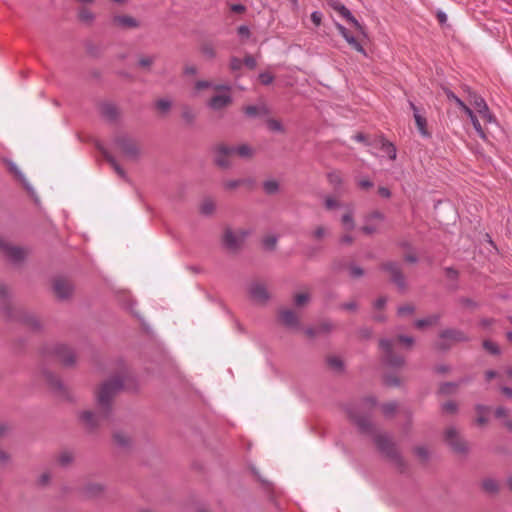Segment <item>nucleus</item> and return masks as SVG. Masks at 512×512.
Returning a JSON list of instances; mask_svg holds the SVG:
<instances>
[{
    "label": "nucleus",
    "instance_id": "4468645a",
    "mask_svg": "<svg viewBox=\"0 0 512 512\" xmlns=\"http://www.w3.org/2000/svg\"><path fill=\"white\" fill-rule=\"evenodd\" d=\"M0 249L4 255L13 263H19L26 257L25 249L18 246H13L2 240H0Z\"/></svg>",
    "mask_w": 512,
    "mask_h": 512
},
{
    "label": "nucleus",
    "instance_id": "13d9d810",
    "mask_svg": "<svg viewBox=\"0 0 512 512\" xmlns=\"http://www.w3.org/2000/svg\"><path fill=\"white\" fill-rule=\"evenodd\" d=\"M245 182H246V180H242V179L228 180V181L224 182V188L227 190H233L241 185H244Z\"/></svg>",
    "mask_w": 512,
    "mask_h": 512
},
{
    "label": "nucleus",
    "instance_id": "3c124183",
    "mask_svg": "<svg viewBox=\"0 0 512 512\" xmlns=\"http://www.w3.org/2000/svg\"><path fill=\"white\" fill-rule=\"evenodd\" d=\"M263 246L267 250H274L277 244V237L276 236H267L262 241Z\"/></svg>",
    "mask_w": 512,
    "mask_h": 512
},
{
    "label": "nucleus",
    "instance_id": "6ab92c4d",
    "mask_svg": "<svg viewBox=\"0 0 512 512\" xmlns=\"http://www.w3.org/2000/svg\"><path fill=\"white\" fill-rule=\"evenodd\" d=\"M99 111L103 118H105L110 123H115L119 116L120 112L118 107L111 102H103L99 105Z\"/></svg>",
    "mask_w": 512,
    "mask_h": 512
},
{
    "label": "nucleus",
    "instance_id": "a19ab883",
    "mask_svg": "<svg viewBox=\"0 0 512 512\" xmlns=\"http://www.w3.org/2000/svg\"><path fill=\"white\" fill-rule=\"evenodd\" d=\"M328 182L333 185L335 188H338L342 185L343 179L341 173L339 171H331L327 174Z\"/></svg>",
    "mask_w": 512,
    "mask_h": 512
},
{
    "label": "nucleus",
    "instance_id": "2f4dec72",
    "mask_svg": "<svg viewBox=\"0 0 512 512\" xmlns=\"http://www.w3.org/2000/svg\"><path fill=\"white\" fill-rule=\"evenodd\" d=\"M200 52L209 60L214 59L217 55L214 45L209 41H205L200 45Z\"/></svg>",
    "mask_w": 512,
    "mask_h": 512
},
{
    "label": "nucleus",
    "instance_id": "58836bf2",
    "mask_svg": "<svg viewBox=\"0 0 512 512\" xmlns=\"http://www.w3.org/2000/svg\"><path fill=\"white\" fill-rule=\"evenodd\" d=\"M482 488L488 493L495 494L499 490V485L496 480L488 478L482 482Z\"/></svg>",
    "mask_w": 512,
    "mask_h": 512
},
{
    "label": "nucleus",
    "instance_id": "dca6fc26",
    "mask_svg": "<svg viewBox=\"0 0 512 512\" xmlns=\"http://www.w3.org/2000/svg\"><path fill=\"white\" fill-rule=\"evenodd\" d=\"M96 148L102 154L104 159L114 169V171L118 174V176L128 181V176L125 170L119 165L115 157L99 142L96 143Z\"/></svg>",
    "mask_w": 512,
    "mask_h": 512
},
{
    "label": "nucleus",
    "instance_id": "4be33fe9",
    "mask_svg": "<svg viewBox=\"0 0 512 512\" xmlns=\"http://www.w3.org/2000/svg\"><path fill=\"white\" fill-rule=\"evenodd\" d=\"M232 103V97L230 94H218L210 98L207 105L209 108L215 111H219Z\"/></svg>",
    "mask_w": 512,
    "mask_h": 512
},
{
    "label": "nucleus",
    "instance_id": "f8f14e48",
    "mask_svg": "<svg viewBox=\"0 0 512 512\" xmlns=\"http://www.w3.org/2000/svg\"><path fill=\"white\" fill-rule=\"evenodd\" d=\"M326 4L328 7L338 12L341 17H343L349 24L353 25L357 30L362 29L361 24L344 4L337 0H327Z\"/></svg>",
    "mask_w": 512,
    "mask_h": 512
},
{
    "label": "nucleus",
    "instance_id": "20e7f679",
    "mask_svg": "<svg viewBox=\"0 0 512 512\" xmlns=\"http://www.w3.org/2000/svg\"><path fill=\"white\" fill-rule=\"evenodd\" d=\"M439 341L435 344V348L439 351H448L456 343L469 342L470 336L461 329L446 328L439 332Z\"/></svg>",
    "mask_w": 512,
    "mask_h": 512
},
{
    "label": "nucleus",
    "instance_id": "473e14b6",
    "mask_svg": "<svg viewBox=\"0 0 512 512\" xmlns=\"http://www.w3.org/2000/svg\"><path fill=\"white\" fill-rule=\"evenodd\" d=\"M475 410L478 414V417L476 419L477 424L484 425L488 422V418L486 417V414L490 411V407L478 404L475 407Z\"/></svg>",
    "mask_w": 512,
    "mask_h": 512
},
{
    "label": "nucleus",
    "instance_id": "4d7b16f0",
    "mask_svg": "<svg viewBox=\"0 0 512 512\" xmlns=\"http://www.w3.org/2000/svg\"><path fill=\"white\" fill-rule=\"evenodd\" d=\"M481 118L486 122V123H495L496 122V118L495 116L490 112V109L489 107L487 106V110L486 111H483V110H479V113H478Z\"/></svg>",
    "mask_w": 512,
    "mask_h": 512
},
{
    "label": "nucleus",
    "instance_id": "393cba45",
    "mask_svg": "<svg viewBox=\"0 0 512 512\" xmlns=\"http://www.w3.org/2000/svg\"><path fill=\"white\" fill-rule=\"evenodd\" d=\"M113 23L126 29H134L140 26V22L129 15H116L113 17Z\"/></svg>",
    "mask_w": 512,
    "mask_h": 512
},
{
    "label": "nucleus",
    "instance_id": "6e6d98bb",
    "mask_svg": "<svg viewBox=\"0 0 512 512\" xmlns=\"http://www.w3.org/2000/svg\"><path fill=\"white\" fill-rule=\"evenodd\" d=\"M341 221L347 230H352L354 228V219L351 213L344 214Z\"/></svg>",
    "mask_w": 512,
    "mask_h": 512
},
{
    "label": "nucleus",
    "instance_id": "0e129e2a",
    "mask_svg": "<svg viewBox=\"0 0 512 512\" xmlns=\"http://www.w3.org/2000/svg\"><path fill=\"white\" fill-rule=\"evenodd\" d=\"M358 335L361 339L368 340L372 337L373 331L369 327H361L358 330Z\"/></svg>",
    "mask_w": 512,
    "mask_h": 512
},
{
    "label": "nucleus",
    "instance_id": "c03bdc74",
    "mask_svg": "<svg viewBox=\"0 0 512 512\" xmlns=\"http://www.w3.org/2000/svg\"><path fill=\"white\" fill-rule=\"evenodd\" d=\"M234 154H238L241 158H250L253 155V150L247 144H242L238 147H235Z\"/></svg>",
    "mask_w": 512,
    "mask_h": 512
},
{
    "label": "nucleus",
    "instance_id": "c9c22d12",
    "mask_svg": "<svg viewBox=\"0 0 512 512\" xmlns=\"http://www.w3.org/2000/svg\"><path fill=\"white\" fill-rule=\"evenodd\" d=\"M57 461L60 466L66 467L74 461V455L71 451L64 450L59 454Z\"/></svg>",
    "mask_w": 512,
    "mask_h": 512
},
{
    "label": "nucleus",
    "instance_id": "a878e982",
    "mask_svg": "<svg viewBox=\"0 0 512 512\" xmlns=\"http://www.w3.org/2000/svg\"><path fill=\"white\" fill-rule=\"evenodd\" d=\"M467 91H468V101L470 102L471 105L474 106L477 113H479V110L486 111L487 103L484 100V98L481 97L480 95H478L476 92L471 91L469 88L467 89Z\"/></svg>",
    "mask_w": 512,
    "mask_h": 512
},
{
    "label": "nucleus",
    "instance_id": "cd10ccee",
    "mask_svg": "<svg viewBox=\"0 0 512 512\" xmlns=\"http://www.w3.org/2000/svg\"><path fill=\"white\" fill-rule=\"evenodd\" d=\"M379 143H380V146H379L380 149L385 154H387L389 159L390 160H395L396 157H397V149H396L395 145L392 142H390L387 139H385L384 137H380Z\"/></svg>",
    "mask_w": 512,
    "mask_h": 512
},
{
    "label": "nucleus",
    "instance_id": "5701e85b",
    "mask_svg": "<svg viewBox=\"0 0 512 512\" xmlns=\"http://www.w3.org/2000/svg\"><path fill=\"white\" fill-rule=\"evenodd\" d=\"M332 329L333 324L330 321H323L314 327H307L304 332L309 338H314L319 335L328 334Z\"/></svg>",
    "mask_w": 512,
    "mask_h": 512
},
{
    "label": "nucleus",
    "instance_id": "f257e3e1",
    "mask_svg": "<svg viewBox=\"0 0 512 512\" xmlns=\"http://www.w3.org/2000/svg\"><path fill=\"white\" fill-rule=\"evenodd\" d=\"M376 404L377 399L373 396H369L362 400V405L368 407L367 412H364L353 405L347 406L346 412L349 419L357 426L361 433L374 436V443L377 449L391 462H393L400 472H403L406 467V463L397 450L395 443L392 442L387 435L375 434V427L371 421V411Z\"/></svg>",
    "mask_w": 512,
    "mask_h": 512
},
{
    "label": "nucleus",
    "instance_id": "ea45409f",
    "mask_svg": "<svg viewBox=\"0 0 512 512\" xmlns=\"http://www.w3.org/2000/svg\"><path fill=\"white\" fill-rule=\"evenodd\" d=\"M156 60V56H141L138 60V66L146 71H150Z\"/></svg>",
    "mask_w": 512,
    "mask_h": 512
},
{
    "label": "nucleus",
    "instance_id": "79ce46f5",
    "mask_svg": "<svg viewBox=\"0 0 512 512\" xmlns=\"http://www.w3.org/2000/svg\"><path fill=\"white\" fill-rule=\"evenodd\" d=\"M94 18H95L94 14L88 8L82 7L79 9L78 19L81 22L92 23Z\"/></svg>",
    "mask_w": 512,
    "mask_h": 512
},
{
    "label": "nucleus",
    "instance_id": "338daca9",
    "mask_svg": "<svg viewBox=\"0 0 512 512\" xmlns=\"http://www.w3.org/2000/svg\"><path fill=\"white\" fill-rule=\"evenodd\" d=\"M384 383L387 386H399L400 385V379L393 375H388L384 379Z\"/></svg>",
    "mask_w": 512,
    "mask_h": 512
},
{
    "label": "nucleus",
    "instance_id": "69168bd1",
    "mask_svg": "<svg viewBox=\"0 0 512 512\" xmlns=\"http://www.w3.org/2000/svg\"><path fill=\"white\" fill-rule=\"evenodd\" d=\"M415 454L422 460L428 459V450L423 446H417L414 449Z\"/></svg>",
    "mask_w": 512,
    "mask_h": 512
},
{
    "label": "nucleus",
    "instance_id": "0eeeda50",
    "mask_svg": "<svg viewBox=\"0 0 512 512\" xmlns=\"http://www.w3.org/2000/svg\"><path fill=\"white\" fill-rule=\"evenodd\" d=\"M445 95L449 100L454 101L457 106L464 112L471 120L473 127L480 138L483 140H486V133L484 129L482 128L477 116L473 112V110L468 107L454 92H452L450 89H444Z\"/></svg>",
    "mask_w": 512,
    "mask_h": 512
},
{
    "label": "nucleus",
    "instance_id": "5fc2aeb1",
    "mask_svg": "<svg viewBox=\"0 0 512 512\" xmlns=\"http://www.w3.org/2000/svg\"><path fill=\"white\" fill-rule=\"evenodd\" d=\"M267 126L268 128L271 130V131H275V132H284V127L283 125L281 124L280 121L276 120V119H269L267 121Z\"/></svg>",
    "mask_w": 512,
    "mask_h": 512
},
{
    "label": "nucleus",
    "instance_id": "9b49d317",
    "mask_svg": "<svg viewBox=\"0 0 512 512\" xmlns=\"http://www.w3.org/2000/svg\"><path fill=\"white\" fill-rule=\"evenodd\" d=\"M43 376L47 384L57 397L68 401L72 399L68 388L64 385L62 380L57 375L50 371H44Z\"/></svg>",
    "mask_w": 512,
    "mask_h": 512
},
{
    "label": "nucleus",
    "instance_id": "864d4df0",
    "mask_svg": "<svg viewBox=\"0 0 512 512\" xmlns=\"http://www.w3.org/2000/svg\"><path fill=\"white\" fill-rule=\"evenodd\" d=\"M415 312V307L411 304L399 306L397 309L398 316L412 315Z\"/></svg>",
    "mask_w": 512,
    "mask_h": 512
},
{
    "label": "nucleus",
    "instance_id": "052dcab7",
    "mask_svg": "<svg viewBox=\"0 0 512 512\" xmlns=\"http://www.w3.org/2000/svg\"><path fill=\"white\" fill-rule=\"evenodd\" d=\"M259 81L263 85H270L274 81V75L270 72H261L259 74Z\"/></svg>",
    "mask_w": 512,
    "mask_h": 512
},
{
    "label": "nucleus",
    "instance_id": "6e6552de",
    "mask_svg": "<svg viewBox=\"0 0 512 512\" xmlns=\"http://www.w3.org/2000/svg\"><path fill=\"white\" fill-rule=\"evenodd\" d=\"M444 440L453 452L466 455L469 451L468 443L461 437L455 427H449L444 433Z\"/></svg>",
    "mask_w": 512,
    "mask_h": 512
},
{
    "label": "nucleus",
    "instance_id": "680f3d73",
    "mask_svg": "<svg viewBox=\"0 0 512 512\" xmlns=\"http://www.w3.org/2000/svg\"><path fill=\"white\" fill-rule=\"evenodd\" d=\"M458 406L454 401H447L442 405V410L446 413L453 414L457 411Z\"/></svg>",
    "mask_w": 512,
    "mask_h": 512
},
{
    "label": "nucleus",
    "instance_id": "aec40b11",
    "mask_svg": "<svg viewBox=\"0 0 512 512\" xmlns=\"http://www.w3.org/2000/svg\"><path fill=\"white\" fill-rule=\"evenodd\" d=\"M278 318L280 322L288 328L300 327L299 317L296 312L291 309H281L278 313Z\"/></svg>",
    "mask_w": 512,
    "mask_h": 512
},
{
    "label": "nucleus",
    "instance_id": "7c9ffc66",
    "mask_svg": "<svg viewBox=\"0 0 512 512\" xmlns=\"http://www.w3.org/2000/svg\"><path fill=\"white\" fill-rule=\"evenodd\" d=\"M244 113L248 117L255 118L268 114V109L265 106L248 105L244 108Z\"/></svg>",
    "mask_w": 512,
    "mask_h": 512
},
{
    "label": "nucleus",
    "instance_id": "4c0bfd02",
    "mask_svg": "<svg viewBox=\"0 0 512 512\" xmlns=\"http://www.w3.org/2000/svg\"><path fill=\"white\" fill-rule=\"evenodd\" d=\"M215 210V203L211 198H206L203 200L200 206L201 214L205 216L212 215Z\"/></svg>",
    "mask_w": 512,
    "mask_h": 512
},
{
    "label": "nucleus",
    "instance_id": "bb28decb",
    "mask_svg": "<svg viewBox=\"0 0 512 512\" xmlns=\"http://www.w3.org/2000/svg\"><path fill=\"white\" fill-rule=\"evenodd\" d=\"M104 491V486L100 483H88L83 488V494L87 498H95L101 495Z\"/></svg>",
    "mask_w": 512,
    "mask_h": 512
},
{
    "label": "nucleus",
    "instance_id": "f03ea898",
    "mask_svg": "<svg viewBox=\"0 0 512 512\" xmlns=\"http://www.w3.org/2000/svg\"><path fill=\"white\" fill-rule=\"evenodd\" d=\"M122 389L123 381L118 376L107 380L100 386L96 394L98 412L84 411L80 414L81 422L90 432L95 431L102 421L109 418L112 411V399Z\"/></svg>",
    "mask_w": 512,
    "mask_h": 512
},
{
    "label": "nucleus",
    "instance_id": "9d476101",
    "mask_svg": "<svg viewBox=\"0 0 512 512\" xmlns=\"http://www.w3.org/2000/svg\"><path fill=\"white\" fill-rule=\"evenodd\" d=\"M379 347L384 352L383 361L385 364L393 368H399L404 365V357L394 352L391 340L381 339L379 341Z\"/></svg>",
    "mask_w": 512,
    "mask_h": 512
},
{
    "label": "nucleus",
    "instance_id": "c756f323",
    "mask_svg": "<svg viewBox=\"0 0 512 512\" xmlns=\"http://www.w3.org/2000/svg\"><path fill=\"white\" fill-rule=\"evenodd\" d=\"M441 318L440 314H433L426 318L418 319L414 325L417 329H424L425 327L436 325Z\"/></svg>",
    "mask_w": 512,
    "mask_h": 512
},
{
    "label": "nucleus",
    "instance_id": "39448f33",
    "mask_svg": "<svg viewBox=\"0 0 512 512\" xmlns=\"http://www.w3.org/2000/svg\"><path fill=\"white\" fill-rule=\"evenodd\" d=\"M43 354L46 356H54L65 367H71L76 362V355L73 349L61 343L45 346Z\"/></svg>",
    "mask_w": 512,
    "mask_h": 512
},
{
    "label": "nucleus",
    "instance_id": "603ef678",
    "mask_svg": "<svg viewBox=\"0 0 512 512\" xmlns=\"http://www.w3.org/2000/svg\"><path fill=\"white\" fill-rule=\"evenodd\" d=\"M310 299L307 293H298L294 296V303L296 306L301 307L308 303Z\"/></svg>",
    "mask_w": 512,
    "mask_h": 512
},
{
    "label": "nucleus",
    "instance_id": "a211bd4d",
    "mask_svg": "<svg viewBox=\"0 0 512 512\" xmlns=\"http://www.w3.org/2000/svg\"><path fill=\"white\" fill-rule=\"evenodd\" d=\"M53 290L59 299L64 300L72 295L73 287L67 280L58 278L53 282Z\"/></svg>",
    "mask_w": 512,
    "mask_h": 512
},
{
    "label": "nucleus",
    "instance_id": "c85d7f7f",
    "mask_svg": "<svg viewBox=\"0 0 512 512\" xmlns=\"http://www.w3.org/2000/svg\"><path fill=\"white\" fill-rule=\"evenodd\" d=\"M207 88H213L216 91H220V90L230 91V86L229 85H225V84H216V85H214L212 82L207 81V80H198L195 83V89L197 91H201V90H204V89H207Z\"/></svg>",
    "mask_w": 512,
    "mask_h": 512
},
{
    "label": "nucleus",
    "instance_id": "412c9836",
    "mask_svg": "<svg viewBox=\"0 0 512 512\" xmlns=\"http://www.w3.org/2000/svg\"><path fill=\"white\" fill-rule=\"evenodd\" d=\"M336 28L343 38L352 46L356 51L366 55V51L362 44L350 33V31L343 25L336 23Z\"/></svg>",
    "mask_w": 512,
    "mask_h": 512
},
{
    "label": "nucleus",
    "instance_id": "8fccbe9b",
    "mask_svg": "<svg viewBox=\"0 0 512 512\" xmlns=\"http://www.w3.org/2000/svg\"><path fill=\"white\" fill-rule=\"evenodd\" d=\"M350 276L352 278H360L364 275V269L355 265L354 263L349 264L348 266Z\"/></svg>",
    "mask_w": 512,
    "mask_h": 512
},
{
    "label": "nucleus",
    "instance_id": "72a5a7b5",
    "mask_svg": "<svg viewBox=\"0 0 512 512\" xmlns=\"http://www.w3.org/2000/svg\"><path fill=\"white\" fill-rule=\"evenodd\" d=\"M482 347L491 355L498 356L501 354V349L498 344L489 339L483 340Z\"/></svg>",
    "mask_w": 512,
    "mask_h": 512
},
{
    "label": "nucleus",
    "instance_id": "b1692460",
    "mask_svg": "<svg viewBox=\"0 0 512 512\" xmlns=\"http://www.w3.org/2000/svg\"><path fill=\"white\" fill-rule=\"evenodd\" d=\"M242 239H239L231 229L227 228L223 235V245L231 251H236L241 247Z\"/></svg>",
    "mask_w": 512,
    "mask_h": 512
},
{
    "label": "nucleus",
    "instance_id": "a18cd8bd",
    "mask_svg": "<svg viewBox=\"0 0 512 512\" xmlns=\"http://www.w3.org/2000/svg\"><path fill=\"white\" fill-rule=\"evenodd\" d=\"M457 387H458L457 383L444 382L439 387V393L442 395H450L456 390Z\"/></svg>",
    "mask_w": 512,
    "mask_h": 512
},
{
    "label": "nucleus",
    "instance_id": "de8ad7c7",
    "mask_svg": "<svg viewBox=\"0 0 512 512\" xmlns=\"http://www.w3.org/2000/svg\"><path fill=\"white\" fill-rule=\"evenodd\" d=\"M263 189L267 194L272 195L278 192L279 184L275 180H268L263 183Z\"/></svg>",
    "mask_w": 512,
    "mask_h": 512
},
{
    "label": "nucleus",
    "instance_id": "774afa93",
    "mask_svg": "<svg viewBox=\"0 0 512 512\" xmlns=\"http://www.w3.org/2000/svg\"><path fill=\"white\" fill-rule=\"evenodd\" d=\"M397 340H398L400 343L405 344L407 347H411V346L414 344V339H413V337H411V336L399 335V336L397 337Z\"/></svg>",
    "mask_w": 512,
    "mask_h": 512
},
{
    "label": "nucleus",
    "instance_id": "ddd939ff",
    "mask_svg": "<svg viewBox=\"0 0 512 512\" xmlns=\"http://www.w3.org/2000/svg\"><path fill=\"white\" fill-rule=\"evenodd\" d=\"M215 163L217 166L223 169H227L231 166L229 156L235 153L234 146H228L225 144H219L215 147Z\"/></svg>",
    "mask_w": 512,
    "mask_h": 512
},
{
    "label": "nucleus",
    "instance_id": "37998d69",
    "mask_svg": "<svg viewBox=\"0 0 512 512\" xmlns=\"http://www.w3.org/2000/svg\"><path fill=\"white\" fill-rule=\"evenodd\" d=\"M327 364L330 368H332L333 370H336L338 372L342 371L344 368L343 361L337 356L328 357Z\"/></svg>",
    "mask_w": 512,
    "mask_h": 512
},
{
    "label": "nucleus",
    "instance_id": "49530a36",
    "mask_svg": "<svg viewBox=\"0 0 512 512\" xmlns=\"http://www.w3.org/2000/svg\"><path fill=\"white\" fill-rule=\"evenodd\" d=\"M397 407H398L397 403L393 401V402L384 403L381 406V409H382L383 414L386 417H392L395 414Z\"/></svg>",
    "mask_w": 512,
    "mask_h": 512
},
{
    "label": "nucleus",
    "instance_id": "2eb2a0df",
    "mask_svg": "<svg viewBox=\"0 0 512 512\" xmlns=\"http://www.w3.org/2000/svg\"><path fill=\"white\" fill-rule=\"evenodd\" d=\"M250 298L260 304H265L270 299V294L263 283L253 282L248 288Z\"/></svg>",
    "mask_w": 512,
    "mask_h": 512
},
{
    "label": "nucleus",
    "instance_id": "1a4fd4ad",
    "mask_svg": "<svg viewBox=\"0 0 512 512\" xmlns=\"http://www.w3.org/2000/svg\"><path fill=\"white\" fill-rule=\"evenodd\" d=\"M380 269L390 275V281L394 283L399 290H405L407 287L405 276L401 265L396 261H386L380 264Z\"/></svg>",
    "mask_w": 512,
    "mask_h": 512
},
{
    "label": "nucleus",
    "instance_id": "e2e57ef3",
    "mask_svg": "<svg viewBox=\"0 0 512 512\" xmlns=\"http://www.w3.org/2000/svg\"><path fill=\"white\" fill-rule=\"evenodd\" d=\"M242 62L250 70H254L257 66L256 59L252 55H246Z\"/></svg>",
    "mask_w": 512,
    "mask_h": 512
},
{
    "label": "nucleus",
    "instance_id": "7ed1b4c3",
    "mask_svg": "<svg viewBox=\"0 0 512 512\" xmlns=\"http://www.w3.org/2000/svg\"><path fill=\"white\" fill-rule=\"evenodd\" d=\"M0 307L7 321L21 323L33 332L42 329L40 320L34 314L22 307L13 306L10 291L5 284H0Z\"/></svg>",
    "mask_w": 512,
    "mask_h": 512
},
{
    "label": "nucleus",
    "instance_id": "e433bc0d",
    "mask_svg": "<svg viewBox=\"0 0 512 512\" xmlns=\"http://www.w3.org/2000/svg\"><path fill=\"white\" fill-rule=\"evenodd\" d=\"M181 116L186 124L193 125L196 119V115L191 107L188 105H184L182 107V113Z\"/></svg>",
    "mask_w": 512,
    "mask_h": 512
},
{
    "label": "nucleus",
    "instance_id": "f3484780",
    "mask_svg": "<svg viewBox=\"0 0 512 512\" xmlns=\"http://www.w3.org/2000/svg\"><path fill=\"white\" fill-rule=\"evenodd\" d=\"M409 106L413 111V116L419 133L423 137H431V132L427 128V119L425 115L420 113V109L412 101H409Z\"/></svg>",
    "mask_w": 512,
    "mask_h": 512
},
{
    "label": "nucleus",
    "instance_id": "bf43d9fd",
    "mask_svg": "<svg viewBox=\"0 0 512 512\" xmlns=\"http://www.w3.org/2000/svg\"><path fill=\"white\" fill-rule=\"evenodd\" d=\"M243 66V62L238 57L232 56L230 58L229 68L231 71H239Z\"/></svg>",
    "mask_w": 512,
    "mask_h": 512
},
{
    "label": "nucleus",
    "instance_id": "423d86ee",
    "mask_svg": "<svg viewBox=\"0 0 512 512\" xmlns=\"http://www.w3.org/2000/svg\"><path fill=\"white\" fill-rule=\"evenodd\" d=\"M114 144L121 150L123 155L132 161H138L141 156V149L137 141L127 134H119L114 138Z\"/></svg>",
    "mask_w": 512,
    "mask_h": 512
},
{
    "label": "nucleus",
    "instance_id": "f704fd0d",
    "mask_svg": "<svg viewBox=\"0 0 512 512\" xmlns=\"http://www.w3.org/2000/svg\"><path fill=\"white\" fill-rule=\"evenodd\" d=\"M113 439L116 445L121 448H128L131 444V439L121 432H115L113 434Z\"/></svg>",
    "mask_w": 512,
    "mask_h": 512
},
{
    "label": "nucleus",
    "instance_id": "09e8293b",
    "mask_svg": "<svg viewBox=\"0 0 512 512\" xmlns=\"http://www.w3.org/2000/svg\"><path fill=\"white\" fill-rule=\"evenodd\" d=\"M155 106L160 112L167 113L171 109L172 103L168 99H159L156 101Z\"/></svg>",
    "mask_w": 512,
    "mask_h": 512
}]
</instances>
